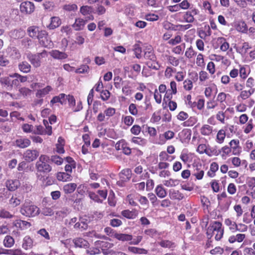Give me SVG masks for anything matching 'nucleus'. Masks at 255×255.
I'll return each instance as SVG.
<instances>
[{
	"label": "nucleus",
	"mask_w": 255,
	"mask_h": 255,
	"mask_svg": "<svg viewBox=\"0 0 255 255\" xmlns=\"http://www.w3.org/2000/svg\"><path fill=\"white\" fill-rule=\"evenodd\" d=\"M50 158L45 154L41 155L35 163L36 175L38 179L45 181L47 174L51 171L52 167L49 164Z\"/></svg>",
	"instance_id": "f257e3e1"
},
{
	"label": "nucleus",
	"mask_w": 255,
	"mask_h": 255,
	"mask_svg": "<svg viewBox=\"0 0 255 255\" xmlns=\"http://www.w3.org/2000/svg\"><path fill=\"white\" fill-rule=\"evenodd\" d=\"M224 233L222 224L219 221L211 223L206 229V235L209 239H211L214 235L216 241H220L223 237Z\"/></svg>",
	"instance_id": "f03ea898"
},
{
	"label": "nucleus",
	"mask_w": 255,
	"mask_h": 255,
	"mask_svg": "<svg viewBox=\"0 0 255 255\" xmlns=\"http://www.w3.org/2000/svg\"><path fill=\"white\" fill-rule=\"evenodd\" d=\"M20 212L26 217H33L39 213V208L31 202H25L21 207Z\"/></svg>",
	"instance_id": "7ed1b4c3"
},
{
	"label": "nucleus",
	"mask_w": 255,
	"mask_h": 255,
	"mask_svg": "<svg viewBox=\"0 0 255 255\" xmlns=\"http://www.w3.org/2000/svg\"><path fill=\"white\" fill-rule=\"evenodd\" d=\"M48 56L47 52L43 50L41 52L32 54L30 52L26 54L27 60L34 68L39 67L41 65V59Z\"/></svg>",
	"instance_id": "20e7f679"
},
{
	"label": "nucleus",
	"mask_w": 255,
	"mask_h": 255,
	"mask_svg": "<svg viewBox=\"0 0 255 255\" xmlns=\"http://www.w3.org/2000/svg\"><path fill=\"white\" fill-rule=\"evenodd\" d=\"M238 68L234 67L229 72V75L225 74L221 76V82L224 85H227L231 84L233 80H236L238 77Z\"/></svg>",
	"instance_id": "39448f33"
},
{
	"label": "nucleus",
	"mask_w": 255,
	"mask_h": 255,
	"mask_svg": "<svg viewBox=\"0 0 255 255\" xmlns=\"http://www.w3.org/2000/svg\"><path fill=\"white\" fill-rule=\"evenodd\" d=\"M36 38L38 39L40 44L43 47H50L53 44L46 30H41Z\"/></svg>",
	"instance_id": "423d86ee"
},
{
	"label": "nucleus",
	"mask_w": 255,
	"mask_h": 255,
	"mask_svg": "<svg viewBox=\"0 0 255 255\" xmlns=\"http://www.w3.org/2000/svg\"><path fill=\"white\" fill-rule=\"evenodd\" d=\"M20 12L24 14H29L35 10V6L33 2L29 1L22 2L19 6Z\"/></svg>",
	"instance_id": "0eeeda50"
},
{
	"label": "nucleus",
	"mask_w": 255,
	"mask_h": 255,
	"mask_svg": "<svg viewBox=\"0 0 255 255\" xmlns=\"http://www.w3.org/2000/svg\"><path fill=\"white\" fill-rule=\"evenodd\" d=\"M116 113V109L114 108L109 107L106 109L104 113H100L97 116V120L100 122H104L105 119L108 120L110 117L114 116Z\"/></svg>",
	"instance_id": "6e6552de"
},
{
	"label": "nucleus",
	"mask_w": 255,
	"mask_h": 255,
	"mask_svg": "<svg viewBox=\"0 0 255 255\" xmlns=\"http://www.w3.org/2000/svg\"><path fill=\"white\" fill-rule=\"evenodd\" d=\"M39 155V152L37 149H27L23 153V158L28 162L36 160Z\"/></svg>",
	"instance_id": "1a4fd4ad"
},
{
	"label": "nucleus",
	"mask_w": 255,
	"mask_h": 255,
	"mask_svg": "<svg viewBox=\"0 0 255 255\" xmlns=\"http://www.w3.org/2000/svg\"><path fill=\"white\" fill-rule=\"evenodd\" d=\"M229 147L232 151V153L235 155H239L242 152V148L240 145V141L238 139H232L229 142Z\"/></svg>",
	"instance_id": "9d476101"
},
{
	"label": "nucleus",
	"mask_w": 255,
	"mask_h": 255,
	"mask_svg": "<svg viewBox=\"0 0 255 255\" xmlns=\"http://www.w3.org/2000/svg\"><path fill=\"white\" fill-rule=\"evenodd\" d=\"M199 12V10L196 8L191 9L184 13L183 18L185 22L192 23L195 20L194 15L198 14Z\"/></svg>",
	"instance_id": "9b49d317"
},
{
	"label": "nucleus",
	"mask_w": 255,
	"mask_h": 255,
	"mask_svg": "<svg viewBox=\"0 0 255 255\" xmlns=\"http://www.w3.org/2000/svg\"><path fill=\"white\" fill-rule=\"evenodd\" d=\"M116 148L117 150H122L123 152L127 155L131 154V148L128 146L127 142L124 139L119 141L116 144Z\"/></svg>",
	"instance_id": "f8f14e48"
},
{
	"label": "nucleus",
	"mask_w": 255,
	"mask_h": 255,
	"mask_svg": "<svg viewBox=\"0 0 255 255\" xmlns=\"http://www.w3.org/2000/svg\"><path fill=\"white\" fill-rule=\"evenodd\" d=\"M163 57L166 63L169 65V66L177 67L180 64V59L173 55L165 54L163 55Z\"/></svg>",
	"instance_id": "ddd939ff"
},
{
	"label": "nucleus",
	"mask_w": 255,
	"mask_h": 255,
	"mask_svg": "<svg viewBox=\"0 0 255 255\" xmlns=\"http://www.w3.org/2000/svg\"><path fill=\"white\" fill-rule=\"evenodd\" d=\"M13 225L17 229V231H22L27 229L31 226V224L27 221L17 219L13 221Z\"/></svg>",
	"instance_id": "4468645a"
},
{
	"label": "nucleus",
	"mask_w": 255,
	"mask_h": 255,
	"mask_svg": "<svg viewBox=\"0 0 255 255\" xmlns=\"http://www.w3.org/2000/svg\"><path fill=\"white\" fill-rule=\"evenodd\" d=\"M93 8L88 5H83L80 7V11L84 16L86 19L88 20H93L94 19V16L92 14Z\"/></svg>",
	"instance_id": "2eb2a0df"
},
{
	"label": "nucleus",
	"mask_w": 255,
	"mask_h": 255,
	"mask_svg": "<svg viewBox=\"0 0 255 255\" xmlns=\"http://www.w3.org/2000/svg\"><path fill=\"white\" fill-rule=\"evenodd\" d=\"M208 146L206 144H200L197 146L196 151L200 154L205 153L209 156L216 154V152H214V150H211L208 149Z\"/></svg>",
	"instance_id": "dca6fc26"
},
{
	"label": "nucleus",
	"mask_w": 255,
	"mask_h": 255,
	"mask_svg": "<svg viewBox=\"0 0 255 255\" xmlns=\"http://www.w3.org/2000/svg\"><path fill=\"white\" fill-rule=\"evenodd\" d=\"M204 175V167L202 164L196 165L194 166L192 175L197 180H201Z\"/></svg>",
	"instance_id": "f3484780"
},
{
	"label": "nucleus",
	"mask_w": 255,
	"mask_h": 255,
	"mask_svg": "<svg viewBox=\"0 0 255 255\" xmlns=\"http://www.w3.org/2000/svg\"><path fill=\"white\" fill-rule=\"evenodd\" d=\"M138 214V212L135 209H133L132 210L126 209L121 212L122 216L128 219H134L137 217Z\"/></svg>",
	"instance_id": "a211bd4d"
},
{
	"label": "nucleus",
	"mask_w": 255,
	"mask_h": 255,
	"mask_svg": "<svg viewBox=\"0 0 255 255\" xmlns=\"http://www.w3.org/2000/svg\"><path fill=\"white\" fill-rule=\"evenodd\" d=\"M5 185L9 191H14L20 186V183L17 179H9L6 181Z\"/></svg>",
	"instance_id": "6ab92c4d"
},
{
	"label": "nucleus",
	"mask_w": 255,
	"mask_h": 255,
	"mask_svg": "<svg viewBox=\"0 0 255 255\" xmlns=\"http://www.w3.org/2000/svg\"><path fill=\"white\" fill-rule=\"evenodd\" d=\"M213 132V127L208 124H204L200 129V132L203 136H210Z\"/></svg>",
	"instance_id": "aec40b11"
},
{
	"label": "nucleus",
	"mask_w": 255,
	"mask_h": 255,
	"mask_svg": "<svg viewBox=\"0 0 255 255\" xmlns=\"http://www.w3.org/2000/svg\"><path fill=\"white\" fill-rule=\"evenodd\" d=\"M73 243L76 248H88L89 244L87 241L82 238H76L73 240Z\"/></svg>",
	"instance_id": "412c9836"
},
{
	"label": "nucleus",
	"mask_w": 255,
	"mask_h": 255,
	"mask_svg": "<svg viewBox=\"0 0 255 255\" xmlns=\"http://www.w3.org/2000/svg\"><path fill=\"white\" fill-rule=\"evenodd\" d=\"M169 197L171 200L180 201L184 198V195L179 190L171 189L169 190Z\"/></svg>",
	"instance_id": "4be33fe9"
},
{
	"label": "nucleus",
	"mask_w": 255,
	"mask_h": 255,
	"mask_svg": "<svg viewBox=\"0 0 255 255\" xmlns=\"http://www.w3.org/2000/svg\"><path fill=\"white\" fill-rule=\"evenodd\" d=\"M214 152H216V155L220 154L222 158L226 159L227 157L230 155L231 153L232 152V151L228 145H226L222 147L219 150L218 153L217 152L216 150H214Z\"/></svg>",
	"instance_id": "5701e85b"
},
{
	"label": "nucleus",
	"mask_w": 255,
	"mask_h": 255,
	"mask_svg": "<svg viewBox=\"0 0 255 255\" xmlns=\"http://www.w3.org/2000/svg\"><path fill=\"white\" fill-rule=\"evenodd\" d=\"M198 35L202 39H206L207 37L211 35L212 31L209 25H206L202 29L198 31Z\"/></svg>",
	"instance_id": "b1692460"
},
{
	"label": "nucleus",
	"mask_w": 255,
	"mask_h": 255,
	"mask_svg": "<svg viewBox=\"0 0 255 255\" xmlns=\"http://www.w3.org/2000/svg\"><path fill=\"white\" fill-rule=\"evenodd\" d=\"M56 178L59 181L68 182L72 180L71 175L68 172H58L56 174Z\"/></svg>",
	"instance_id": "393cba45"
},
{
	"label": "nucleus",
	"mask_w": 255,
	"mask_h": 255,
	"mask_svg": "<svg viewBox=\"0 0 255 255\" xmlns=\"http://www.w3.org/2000/svg\"><path fill=\"white\" fill-rule=\"evenodd\" d=\"M227 96V94L224 92H220L217 95L216 101L220 104L222 110H224L226 108Z\"/></svg>",
	"instance_id": "a878e982"
},
{
	"label": "nucleus",
	"mask_w": 255,
	"mask_h": 255,
	"mask_svg": "<svg viewBox=\"0 0 255 255\" xmlns=\"http://www.w3.org/2000/svg\"><path fill=\"white\" fill-rule=\"evenodd\" d=\"M87 19L84 20L81 18H76L74 23L72 24V27L77 31H79L83 29L87 21Z\"/></svg>",
	"instance_id": "bb28decb"
},
{
	"label": "nucleus",
	"mask_w": 255,
	"mask_h": 255,
	"mask_svg": "<svg viewBox=\"0 0 255 255\" xmlns=\"http://www.w3.org/2000/svg\"><path fill=\"white\" fill-rule=\"evenodd\" d=\"M50 55L54 59L59 60L65 59L68 57V55L63 52L57 50H53L49 52Z\"/></svg>",
	"instance_id": "cd10ccee"
},
{
	"label": "nucleus",
	"mask_w": 255,
	"mask_h": 255,
	"mask_svg": "<svg viewBox=\"0 0 255 255\" xmlns=\"http://www.w3.org/2000/svg\"><path fill=\"white\" fill-rule=\"evenodd\" d=\"M66 95L64 93L60 94L58 96H54L50 102V105L52 107L54 104L59 103L63 105L65 103Z\"/></svg>",
	"instance_id": "c85d7f7f"
},
{
	"label": "nucleus",
	"mask_w": 255,
	"mask_h": 255,
	"mask_svg": "<svg viewBox=\"0 0 255 255\" xmlns=\"http://www.w3.org/2000/svg\"><path fill=\"white\" fill-rule=\"evenodd\" d=\"M61 20L58 16H53L51 17L50 23L47 26L49 29H54L58 27L61 24Z\"/></svg>",
	"instance_id": "c756f323"
},
{
	"label": "nucleus",
	"mask_w": 255,
	"mask_h": 255,
	"mask_svg": "<svg viewBox=\"0 0 255 255\" xmlns=\"http://www.w3.org/2000/svg\"><path fill=\"white\" fill-rule=\"evenodd\" d=\"M236 4L241 7L246 8L248 5H255V0H233Z\"/></svg>",
	"instance_id": "7c9ffc66"
},
{
	"label": "nucleus",
	"mask_w": 255,
	"mask_h": 255,
	"mask_svg": "<svg viewBox=\"0 0 255 255\" xmlns=\"http://www.w3.org/2000/svg\"><path fill=\"white\" fill-rule=\"evenodd\" d=\"M180 158L184 163L191 162L193 158V154L186 150H183L181 153Z\"/></svg>",
	"instance_id": "2f4dec72"
},
{
	"label": "nucleus",
	"mask_w": 255,
	"mask_h": 255,
	"mask_svg": "<svg viewBox=\"0 0 255 255\" xmlns=\"http://www.w3.org/2000/svg\"><path fill=\"white\" fill-rule=\"evenodd\" d=\"M144 57L149 61H155L157 59L152 48L150 47L146 48L144 53Z\"/></svg>",
	"instance_id": "473e14b6"
},
{
	"label": "nucleus",
	"mask_w": 255,
	"mask_h": 255,
	"mask_svg": "<svg viewBox=\"0 0 255 255\" xmlns=\"http://www.w3.org/2000/svg\"><path fill=\"white\" fill-rule=\"evenodd\" d=\"M18 68L21 72L28 73L31 71V66L28 62L23 61L19 63Z\"/></svg>",
	"instance_id": "72a5a7b5"
},
{
	"label": "nucleus",
	"mask_w": 255,
	"mask_h": 255,
	"mask_svg": "<svg viewBox=\"0 0 255 255\" xmlns=\"http://www.w3.org/2000/svg\"><path fill=\"white\" fill-rule=\"evenodd\" d=\"M77 187V184L75 183H69L63 186V191L65 194H69L73 193Z\"/></svg>",
	"instance_id": "f704fd0d"
},
{
	"label": "nucleus",
	"mask_w": 255,
	"mask_h": 255,
	"mask_svg": "<svg viewBox=\"0 0 255 255\" xmlns=\"http://www.w3.org/2000/svg\"><path fill=\"white\" fill-rule=\"evenodd\" d=\"M238 71L240 79L243 80L246 79L249 75V72H248L246 65H239Z\"/></svg>",
	"instance_id": "c9c22d12"
},
{
	"label": "nucleus",
	"mask_w": 255,
	"mask_h": 255,
	"mask_svg": "<svg viewBox=\"0 0 255 255\" xmlns=\"http://www.w3.org/2000/svg\"><path fill=\"white\" fill-rule=\"evenodd\" d=\"M113 237L116 239L123 242L131 241L132 239V236L131 235L115 233Z\"/></svg>",
	"instance_id": "e433bc0d"
},
{
	"label": "nucleus",
	"mask_w": 255,
	"mask_h": 255,
	"mask_svg": "<svg viewBox=\"0 0 255 255\" xmlns=\"http://www.w3.org/2000/svg\"><path fill=\"white\" fill-rule=\"evenodd\" d=\"M31 144L30 140L28 138H19L15 140V144L16 146L24 148L28 147Z\"/></svg>",
	"instance_id": "4c0bfd02"
},
{
	"label": "nucleus",
	"mask_w": 255,
	"mask_h": 255,
	"mask_svg": "<svg viewBox=\"0 0 255 255\" xmlns=\"http://www.w3.org/2000/svg\"><path fill=\"white\" fill-rule=\"evenodd\" d=\"M40 31L39 27L36 26H29L27 30L28 35L32 38H36Z\"/></svg>",
	"instance_id": "58836bf2"
},
{
	"label": "nucleus",
	"mask_w": 255,
	"mask_h": 255,
	"mask_svg": "<svg viewBox=\"0 0 255 255\" xmlns=\"http://www.w3.org/2000/svg\"><path fill=\"white\" fill-rule=\"evenodd\" d=\"M154 191L156 195L160 198H164L167 195L166 189L162 185H158L156 187Z\"/></svg>",
	"instance_id": "ea45409f"
},
{
	"label": "nucleus",
	"mask_w": 255,
	"mask_h": 255,
	"mask_svg": "<svg viewBox=\"0 0 255 255\" xmlns=\"http://www.w3.org/2000/svg\"><path fill=\"white\" fill-rule=\"evenodd\" d=\"M139 196V194H129L127 197V201L130 205L132 206H136L138 205L136 200H138Z\"/></svg>",
	"instance_id": "a19ab883"
},
{
	"label": "nucleus",
	"mask_w": 255,
	"mask_h": 255,
	"mask_svg": "<svg viewBox=\"0 0 255 255\" xmlns=\"http://www.w3.org/2000/svg\"><path fill=\"white\" fill-rule=\"evenodd\" d=\"M226 135V130L222 128L217 132L216 141L219 144H222L224 142Z\"/></svg>",
	"instance_id": "79ce46f5"
},
{
	"label": "nucleus",
	"mask_w": 255,
	"mask_h": 255,
	"mask_svg": "<svg viewBox=\"0 0 255 255\" xmlns=\"http://www.w3.org/2000/svg\"><path fill=\"white\" fill-rule=\"evenodd\" d=\"M52 88L50 86H47L46 87L37 90L36 93V96L37 98H41L49 94L51 91Z\"/></svg>",
	"instance_id": "37998d69"
},
{
	"label": "nucleus",
	"mask_w": 255,
	"mask_h": 255,
	"mask_svg": "<svg viewBox=\"0 0 255 255\" xmlns=\"http://www.w3.org/2000/svg\"><path fill=\"white\" fill-rule=\"evenodd\" d=\"M120 177L124 181L129 180L131 177V170L129 168L124 169L120 172Z\"/></svg>",
	"instance_id": "c03bdc74"
},
{
	"label": "nucleus",
	"mask_w": 255,
	"mask_h": 255,
	"mask_svg": "<svg viewBox=\"0 0 255 255\" xmlns=\"http://www.w3.org/2000/svg\"><path fill=\"white\" fill-rule=\"evenodd\" d=\"M158 244L162 248H174L176 245L174 242L168 240H162L158 242Z\"/></svg>",
	"instance_id": "a18cd8bd"
},
{
	"label": "nucleus",
	"mask_w": 255,
	"mask_h": 255,
	"mask_svg": "<svg viewBox=\"0 0 255 255\" xmlns=\"http://www.w3.org/2000/svg\"><path fill=\"white\" fill-rule=\"evenodd\" d=\"M22 248L27 250L31 249L33 246V240L29 236H25L22 245Z\"/></svg>",
	"instance_id": "49530a36"
},
{
	"label": "nucleus",
	"mask_w": 255,
	"mask_h": 255,
	"mask_svg": "<svg viewBox=\"0 0 255 255\" xmlns=\"http://www.w3.org/2000/svg\"><path fill=\"white\" fill-rule=\"evenodd\" d=\"M122 92L126 96H128L131 94V87L129 81L123 82Z\"/></svg>",
	"instance_id": "de8ad7c7"
},
{
	"label": "nucleus",
	"mask_w": 255,
	"mask_h": 255,
	"mask_svg": "<svg viewBox=\"0 0 255 255\" xmlns=\"http://www.w3.org/2000/svg\"><path fill=\"white\" fill-rule=\"evenodd\" d=\"M239 98H241L243 100H246L251 97L255 92L254 89H249V90H242L240 91Z\"/></svg>",
	"instance_id": "09e8293b"
},
{
	"label": "nucleus",
	"mask_w": 255,
	"mask_h": 255,
	"mask_svg": "<svg viewBox=\"0 0 255 255\" xmlns=\"http://www.w3.org/2000/svg\"><path fill=\"white\" fill-rule=\"evenodd\" d=\"M236 29L237 31L246 33L248 31V27L245 21H240L236 25Z\"/></svg>",
	"instance_id": "8fccbe9b"
},
{
	"label": "nucleus",
	"mask_w": 255,
	"mask_h": 255,
	"mask_svg": "<svg viewBox=\"0 0 255 255\" xmlns=\"http://www.w3.org/2000/svg\"><path fill=\"white\" fill-rule=\"evenodd\" d=\"M128 250L134 254H147L148 253L147 250L135 247H128Z\"/></svg>",
	"instance_id": "3c124183"
},
{
	"label": "nucleus",
	"mask_w": 255,
	"mask_h": 255,
	"mask_svg": "<svg viewBox=\"0 0 255 255\" xmlns=\"http://www.w3.org/2000/svg\"><path fill=\"white\" fill-rule=\"evenodd\" d=\"M159 158L160 161H171L175 158V157L168 155V153L165 151H162L160 152L159 154Z\"/></svg>",
	"instance_id": "603ef678"
},
{
	"label": "nucleus",
	"mask_w": 255,
	"mask_h": 255,
	"mask_svg": "<svg viewBox=\"0 0 255 255\" xmlns=\"http://www.w3.org/2000/svg\"><path fill=\"white\" fill-rule=\"evenodd\" d=\"M3 244L5 247L11 248L14 244V240L11 236L7 235L3 240Z\"/></svg>",
	"instance_id": "864d4df0"
},
{
	"label": "nucleus",
	"mask_w": 255,
	"mask_h": 255,
	"mask_svg": "<svg viewBox=\"0 0 255 255\" xmlns=\"http://www.w3.org/2000/svg\"><path fill=\"white\" fill-rule=\"evenodd\" d=\"M197 118L195 116L188 117L187 120L183 123V126L184 127H192L197 122Z\"/></svg>",
	"instance_id": "5fc2aeb1"
},
{
	"label": "nucleus",
	"mask_w": 255,
	"mask_h": 255,
	"mask_svg": "<svg viewBox=\"0 0 255 255\" xmlns=\"http://www.w3.org/2000/svg\"><path fill=\"white\" fill-rule=\"evenodd\" d=\"M90 71V67L86 64H82L80 67L75 69V72L77 74L88 73Z\"/></svg>",
	"instance_id": "6e6d98bb"
},
{
	"label": "nucleus",
	"mask_w": 255,
	"mask_h": 255,
	"mask_svg": "<svg viewBox=\"0 0 255 255\" xmlns=\"http://www.w3.org/2000/svg\"><path fill=\"white\" fill-rule=\"evenodd\" d=\"M131 142L132 143H134V144L140 145V146H143L145 145L146 143V140L145 139L142 138L141 137H138V136H134L131 138Z\"/></svg>",
	"instance_id": "4d7b16f0"
},
{
	"label": "nucleus",
	"mask_w": 255,
	"mask_h": 255,
	"mask_svg": "<svg viewBox=\"0 0 255 255\" xmlns=\"http://www.w3.org/2000/svg\"><path fill=\"white\" fill-rule=\"evenodd\" d=\"M196 65L200 67L203 68L205 66V62L204 61V55L203 54L199 53L196 59Z\"/></svg>",
	"instance_id": "13d9d810"
},
{
	"label": "nucleus",
	"mask_w": 255,
	"mask_h": 255,
	"mask_svg": "<svg viewBox=\"0 0 255 255\" xmlns=\"http://www.w3.org/2000/svg\"><path fill=\"white\" fill-rule=\"evenodd\" d=\"M196 52L193 49L192 46L187 48L185 52V56L188 59L193 58L196 55Z\"/></svg>",
	"instance_id": "bf43d9fd"
},
{
	"label": "nucleus",
	"mask_w": 255,
	"mask_h": 255,
	"mask_svg": "<svg viewBox=\"0 0 255 255\" xmlns=\"http://www.w3.org/2000/svg\"><path fill=\"white\" fill-rule=\"evenodd\" d=\"M11 80L8 77H2L0 79L1 84L6 87L8 90L11 89Z\"/></svg>",
	"instance_id": "052dcab7"
},
{
	"label": "nucleus",
	"mask_w": 255,
	"mask_h": 255,
	"mask_svg": "<svg viewBox=\"0 0 255 255\" xmlns=\"http://www.w3.org/2000/svg\"><path fill=\"white\" fill-rule=\"evenodd\" d=\"M254 128L253 120L250 119L247 125L243 128V131L245 133L249 134Z\"/></svg>",
	"instance_id": "680f3d73"
},
{
	"label": "nucleus",
	"mask_w": 255,
	"mask_h": 255,
	"mask_svg": "<svg viewBox=\"0 0 255 255\" xmlns=\"http://www.w3.org/2000/svg\"><path fill=\"white\" fill-rule=\"evenodd\" d=\"M108 203L109 206L115 207L116 205L117 201L115 199V195L113 191L110 192L108 198Z\"/></svg>",
	"instance_id": "e2e57ef3"
},
{
	"label": "nucleus",
	"mask_w": 255,
	"mask_h": 255,
	"mask_svg": "<svg viewBox=\"0 0 255 255\" xmlns=\"http://www.w3.org/2000/svg\"><path fill=\"white\" fill-rule=\"evenodd\" d=\"M88 195L90 198L95 202L102 203L103 202V200H101L99 197V195L93 191H89Z\"/></svg>",
	"instance_id": "0e129e2a"
},
{
	"label": "nucleus",
	"mask_w": 255,
	"mask_h": 255,
	"mask_svg": "<svg viewBox=\"0 0 255 255\" xmlns=\"http://www.w3.org/2000/svg\"><path fill=\"white\" fill-rule=\"evenodd\" d=\"M128 111L131 115L134 116H138V111L135 104L131 103L129 104L128 106Z\"/></svg>",
	"instance_id": "69168bd1"
},
{
	"label": "nucleus",
	"mask_w": 255,
	"mask_h": 255,
	"mask_svg": "<svg viewBox=\"0 0 255 255\" xmlns=\"http://www.w3.org/2000/svg\"><path fill=\"white\" fill-rule=\"evenodd\" d=\"M74 228L76 230H85L88 228V225L85 222H78L75 224Z\"/></svg>",
	"instance_id": "338daca9"
},
{
	"label": "nucleus",
	"mask_w": 255,
	"mask_h": 255,
	"mask_svg": "<svg viewBox=\"0 0 255 255\" xmlns=\"http://www.w3.org/2000/svg\"><path fill=\"white\" fill-rule=\"evenodd\" d=\"M147 65L150 69L158 70L160 69V66L156 60L155 61H149L147 62Z\"/></svg>",
	"instance_id": "774afa93"
}]
</instances>
